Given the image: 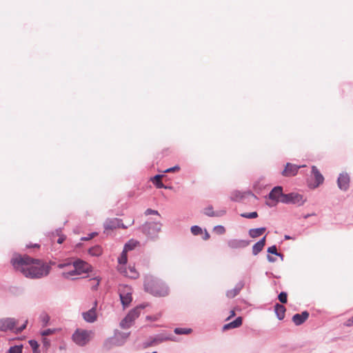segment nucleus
I'll return each instance as SVG.
<instances>
[{
  "label": "nucleus",
  "mask_w": 353,
  "mask_h": 353,
  "mask_svg": "<svg viewBox=\"0 0 353 353\" xmlns=\"http://www.w3.org/2000/svg\"><path fill=\"white\" fill-rule=\"evenodd\" d=\"M11 263L16 270L30 279H41L48 276L50 271V265L26 255H15Z\"/></svg>",
  "instance_id": "f257e3e1"
},
{
  "label": "nucleus",
  "mask_w": 353,
  "mask_h": 353,
  "mask_svg": "<svg viewBox=\"0 0 353 353\" xmlns=\"http://www.w3.org/2000/svg\"><path fill=\"white\" fill-rule=\"evenodd\" d=\"M144 289L154 296H165L170 292L169 288L163 281L152 275L145 276Z\"/></svg>",
  "instance_id": "f03ea898"
},
{
  "label": "nucleus",
  "mask_w": 353,
  "mask_h": 353,
  "mask_svg": "<svg viewBox=\"0 0 353 353\" xmlns=\"http://www.w3.org/2000/svg\"><path fill=\"white\" fill-rule=\"evenodd\" d=\"M18 321L14 318H2L0 319V331L7 332L9 330H14L15 333H21L23 330L26 329L28 323V321L20 327H16Z\"/></svg>",
  "instance_id": "7ed1b4c3"
},
{
  "label": "nucleus",
  "mask_w": 353,
  "mask_h": 353,
  "mask_svg": "<svg viewBox=\"0 0 353 353\" xmlns=\"http://www.w3.org/2000/svg\"><path fill=\"white\" fill-rule=\"evenodd\" d=\"M93 334L94 333L92 330L78 328L72 334V339L76 345L83 347L90 341Z\"/></svg>",
  "instance_id": "20e7f679"
},
{
  "label": "nucleus",
  "mask_w": 353,
  "mask_h": 353,
  "mask_svg": "<svg viewBox=\"0 0 353 353\" xmlns=\"http://www.w3.org/2000/svg\"><path fill=\"white\" fill-rule=\"evenodd\" d=\"M162 223L161 222H147L142 225V231L150 239L155 240L161 231Z\"/></svg>",
  "instance_id": "39448f33"
},
{
  "label": "nucleus",
  "mask_w": 353,
  "mask_h": 353,
  "mask_svg": "<svg viewBox=\"0 0 353 353\" xmlns=\"http://www.w3.org/2000/svg\"><path fill=\"white\" fill-rule=\"evenodd\" d=\"M145 304H141L133 310H130L126 316L121 321L120 326L123 329L129 328L134 320L140 315V311L146 307Z\"/></svg>",
  "instance_id": "423d86ee"
},
{
  "label": "nucleus",
  "mask_w": 353,
  "mask_h": 353,
  "mask_svg": "<svg viewBox=\"0 0 353 353\" xmlns=\"http://www.w3.org/2000/svg\"><path fill=\"white\" fill-rule=\"evenodd\" d=\"M285 195V194H283L281 186L274 187L266 196V198L272 201V202H267V205L270 207L275 206L277 203H281V200Z\"/></svg>",
  "instance_id": "0eeeda50"
},
{
  "label": "nucleus",
  "mask_w": 353,
  "mask_h": 353,
  "mask_svg": "<svg viewBox=\"0 0 353 353\" xmlns=\"http://www.w3.org/2000/svg\"><path fill=\"white\" fill-rule=\"evenodd\" d=\"M305 201L303 195L299 193L292 192L285 194V195L283 196V199L281 200V203L286 204L291 203L301 206L305 203Z\"/></svg>",
  "instance_id": "6e6552de"
},
{
  "label": "nucleus",
  "mask_w": 353,
  "mask_h": 353,
  "mask_svg": "<svg viewBox=\"0 0 353 353\" xmlns=\"http://www.w3.org/2000/svg\"><path fill=\"white\" fill-rule=\"evenodd\" d=\"M119 294L123 307H128L132 300L131 288L128 286H121L119 288Z\"/></svg>",
  "instance_id": "1a4fd4ad"
},
{
  "label": "nucleus",
  "mask_w": 353,
  "mask_h": 353,
  "mask_svg": "<svg viewBox=\"0 0 353 353\" xmlns=\"http://www.w3.org/2000/svg\"><path fill=\"white\" fill-rule=\"evenodd\" d=\"M350 178L347 172L339 174L337 179V185L341 190L346 191L350 186Z\"/></svg>",
  "instance_id": "9d476101"
},
{
  "label": "nucleus",
  "mask_w": 353,
  "mask_h": 353,
  "mask_svg": "<svg viewBox=\"0 0 353 353\" xmlns=\"http://www.w3.org/2000/svg\"><path fill=\"white\" fill-rule=\"evenodd\" d=\"M72 267L76 268L80 275L83 273L89 272L91 271L92 268L90 264L81 259H77L72 261Z\"/></svg>",
  "instance_id": "9b49d317"
},
{
  "label": "nucleus",
  "mask_w": 353,
  "mask_h": 353,
  "mask_svg": "<svg viewBox=\"0 0 353 353\" xmlns=\"http://www.w3.org/2000/svg\"><path fill=\"white\" fill-rule=\"evenodd\" d=\"M118 270L121 274L130 279H134L139 276V273L134 267L129 266L127 268L125 266H119Z\"/></svg>",
  "instance_id": "f8f14e48"
},
{
  "label": "nucleus",
  "mask_w": 353,
  "mask_h": 353,
  "mask_svg": "<svg viewBox=\"0 0 353 353\" xmlns=\"http://www.w3.org/2000/svg\"><path fill=\"white\" fill-rule=\"evenodd\" d=\"M126 228L127 226L122 223L121 219L114 218L107 219L104 223V228L105 230H113L117 228Z\"/></svg>",
  "instance_id": "ddd939ff"
},
{
  "label": "nucleus",
  "mask_w": 353,
  "mask_h": 353,
  "mask_svg": "<svg viewBox=\"0 0 353 353\" xmlns=\"http://www.w3.org/2000/svg\"><path fill=\"white\" fill-rule=\"evenodd\" d=\"M305 165H296L290 163H288L285 165V169L282 172V175L284 176H295L299 168L304 167Z\"/></svg>",
  "instance_id": "4468645a"
},
{
  "label": "nucleus",
  "mask_w": 353,
  "mask_h": 353,
  "mask_svg": "<svg viewBox=\"0 0 353 353\" xmlns=\"http://www.w3.org/2000/svg\"><path fill=\"white\" fill-rule=\"evenodd\" d=\"M248 244V241L240 239H230L228 241V245L232 249L243 248L247 247Z\"/></svg>",
  "instance_id": "2eb2a0df"
},
{
  "label": "nucleus",
  "mask_w": 353,
  "mask_h": 353,
  "mask_svg": "<svg viewBox=\"0 0 353 353\" xmlns=\"http://www.w3.org/2000/svg\"><path fill=\"white\" fill-rule=\"evenodd\" d=\"M244 285H245L244 281H239L233 289L227 291V292H226L227 297H228L230 299L235 297L237 294H239V293L242 290V288L244 287Z\"/></svg>",
  "instance_id": "dca6fc26"
},
{
  "label": "nucleus",
  "mask_w": 353,
  "mask_h": 353,
  "mask_svg": "<svg viewBox=\"0 0 353 353\" xmlns=\"http://www.w3.org/2000/svg\"><path fill=\"white\" fill-rule=\"evenodd\" d=\"M309 317V312L303 311L301 314H295L292 316V321L296 325H300L303 324Z\"/></svg>",
  "instance_id": "f3484780"
},
{
  "label": "nucleus",
  "mask_w": 353,
  "mask_h": 353,
  "mask_svg": "<svg viewBox=\"0 0 353 353\" xmlns=\"http://www.w3.org/2000/svg\"><path fill=\"white\" fill-rule=\"evenodd\" d=\"M312 174L314 175L315 179L314 188L318 187L319 185L323 183L324 177L321 174L317 168L314 165L312 166Z\"/></svg>",
  "instance_id": "a211bd4d"
},
{
  "label": "nucleus",
  "mask_w": 353,
  "mask_h": 353,
  "mask_svg": "<svg viewBox=\"0 0 353 353\" xmlns=\"http://www.w3.org/2000/svg\"><path fill=\"white\" fill-rule=\"evenodd\" d=\"M83 319L88 323H93L97 320V314L94 307L82 314Z\"/></svg>",
  "instance_id": "6ab92c4d"
},
{
  "label": "nucleus",
  "mask_w": 353,
  "mask_h": 353,
  "mask_svg": "<svg viewBox=\"0 0 353 353\" xmlns=\"http://www.w3.org/2000/svg\"><path fill=\"white\" fill-rule=\"evenodd\" d=\"M242 318L241 316L237 317L234 321L225 324L223 327V330H228L230 329L236 328L242 325Z\"/></svg>",
  "instance_id": "aec40b11"
},
{
  "label": "nucleus",
  "mask_w": 353,
  "mask_h": 353,
  "mask_svg": "<svg viewBox=\"0 0 353 353\" xmlns=\"http://www.w3.org/2000/svg\"><path fill=\"white\" fill-rule=\"evenodd\" d=\"M203 213L208 216L213 217V216H221L225 214V211L222 210L219 212H215L213 210V207L212 205H209L207 208L203 209Z\"/></svg>",
  "instance_id": "412c9836"
},
{
  "label": "nucleus",
  "mask_w": 353,
  "mask_h": 353,
  "mask_svg": "<svg viewBox=\"0 0 353 353\" xmlns=\"http://www.w3.org/2000/svg\"><path fill=\"white\" fill-rule=\"evenodd\" d=\"M265 244V236L263 237L252 246V254L254 255H257L263 250Z\"/></svg>",
  "instance_id": "4be33fe9"
},
{
  "label": "nucleus",
  "mask_w": 353,
  "mask_h": 353,
  "mask_svg": "<svg viewBox=\"0 0 353 353\" xmlns=\"http://www.w3.org/2000/svg\"><path fill=\"white\" fill-rule=\"evenodd\" d=\"M274 311H275L277 318L279 320H282L284 319L286 310H285V307L283 305L276 303L274 305Z\"/></svg>",
  "instance_id": "5701e85b"
},
{
  "label": "nucleus",
  "mask_w": 353,
  "mask_h": 353,
  "mask_svg": "<svg viewBox=\"0 0 353 353\" xmlns=\"http://www.w3.org/2000/svg\"><path fill=\"white\" fill-rule=\"evenodd\" d=\"M69 271H64L62 272V276L65 279H73V276L80 275L75 267Z\"/></svg>",
  "instance_id": "b1692460"
},
{
  "label": "nucleus",
  "mask_w": 353,
  "mask_h": 353,
  "mask_svg": "<svg viewBox=\"0 0 353 353\" xmlns=\"http://www.w3.org/2000/svg\"><path fill=\"white\" fill-rule=\"evenodd\" d=\"M265 228H254L250 229L249 230V235L252 238H256L263 234V232L265 231Z\"/></svg>",
  "instance_id": "393cba45"
},
{
  "label": "nucleus",
  "mask_w": 353,
  "mask_h": 353,
  "mask_svg": "<svg viewBox=\"0 0 353 353\" xmlns=\"http://www.w3.org/2000/svg\"><path fill=\"white\" fill-rule=\"evenodd\" d=\"M162 176H163L160 175V174H157V175L154 176L153 178V183L155 184V185L158 188H164V189L170 188V187L165 185L162 183V181H161Z\"/></svg>",
  "instance_id": "a878e982"
},
{
  "label": "nucleus",
  "mask_w": 353,
  "mask_h": 353,
  "mask_svg": "<svg viewBox=\"0 0 353 353\" xmlns=\"http://www.w3.org/2000/svg\"><path fill=\"white\" fill-rule=\"evenodd\" d=\"M88 253L93 256H99L102 254V248L100 245H95L90 248Z\"/></svg>",
  "instance_id": "bb28decb"
},
{
  "label": "nucleus",
  "mask_w": 353,
  "mask_h": 353,
  "mask_svg": "<svg viewBox=\"0 0 353 353\" xmlns=\"http://www.w3.org/2000/svg\"><path fill=\"white\" fill-rule=\"evenodd\" d=\"M119 345L117 343V339L116 338H109L107 340H105L103 343V347L106 350H110L112 348L113 345Z\"/></svg>",
  "instance_id": "cd10ccee"
},
{
  "label": "nucleus",
  "mask_w": 353,
  "mask_h": 353,
  "mask_svg": "<svg viewBox=\"0 0 353 353\" xmlns=\"http://www.w3.org/2000/svg\"><path fill=\"white\" fill-rule=\"evenodd\" d=\"M244 196V194L243 192L236 190L232 192L231 194V199L234 201H241Z\"/></svg>",
  "instance_id": "c85d7f7f"
},
{
  "label": "nucleus",
  "mask_w": 353,
  "mask_h": 353,
  "mask_svg": "<svg viewBox=\"0 0 353 353\" xmlns=\"http://www.w3.org/2000/svg\"><path fill=\"white\" fill-rule=\"evenodd\" d=\"M128 261L127 252L123 251L121 252L120 256L118 258L119 266H125Z\"/></svg>",
  "instance_id": "c756f323"
},
{
  "label": "nucleus",
  "mask_w": 353,
  "mask_h": 353,
  "mask_svg": "<svg viewBox=\"0 0 353 353\" xmlns=\"http://www.w3.org/2000/svg\"><path fill=\"white\" fill-rule=\"evenodd\" d=\"M174 332L176 334H188L192 332V329L190 328H183V327H176L174 329Z\"/></svg>",
  "instance_id": "7c9ffc66"
},
{
  "label": "nucleus",
  "mask_w": 353,
  "mask_h": 353,
  "mask_svg": "<svg viewBox=\"0 0 353 353\" xmlns=\"http://www.w3.org/2000/svg\"><path fill=\"white\" fill-rule=\"evenodd\" d=\"M6 353H22V346L15 345L10 347Z\"/></svg>",
  "instance_id": "2f4dec72"
},
{
  "label": "nucleus",
  "mask_w": 353,
  "mask_h": 353,
  "mask_svg": "<svg viewBox=\"0 0 353 353\" xmlns=\"http://www.w3.org/2000/svg\"><path fill=\"white\" fill-rule=\"evenodd\" d=\"M168 339L167 338H163V337H161V336H157L154 339H152V341H150V343H148V345H156V344H158V343H160L165 340H167Z\"/></svg>",
  "instance_id": "473e14b6"
},
{
  "label": "nucleus",
  "mask_w": 353,
  "mask_h": 353,
  "mask_svg": "<svg viewBox=\"0 0 353 353\" xmlns=\"http://www.w3.org/2000/svg\"><path fill=\"white\" fill-rule=\"evenodd\" d=\"M72 265V261L70 260H66L62 263H60L57 265V268L59 269H64L68 267H70Z\"/></svg>",
  "instance_id": "72a5a7b5"
},
{
  "label": "nucleus",
  "mask_w": 353,
  "mask_h": 353,
  "mask_svg": "<svg viewBox=\"0 0 353 353\" xmlns=\"http://www.w3.org/2000/svg\"><path fill=\"white\" fill-rule=\"evenodd\" d=\"M42 345V349L45 351H47L50 346V341L46 337L43 336Z\"/></svg>",
  "instance_id": "f704fd0d"
},
{
  "label": "nucleus",
  "mask_w": 353,
  "mask_h": 353,
  "mask_svg": "<svg viewBox=\"0 0 353 353\" xmlns=\"http://www.w3.org/2000/svg\"><path fill=\"white\" fill-rule=\"evenodd\" d=\"M101 279L99 276L94 277L90 279V281L93 282V284L92 285V289L93 290H96L99 285Z\"/></svg>",
  "instance_id": "c9c22d12"
},
{
  "label": "nucleus",
  "mask_w": 353,
  "mask_h": 353,
  "mask_svg": "<svg viewBox=\"0 0 353 353\" xmlns=\"http://www.w3.org/2000/svg\"><path fill=\"white\" fill-rule=\"evenodd\" d=\"M241 216L246 219H255L258 216V214L256 212H252L250 213H243Z\"/></svg>",
  "instance_id": "e433bc0d"
},
{
  "label": "nucleus",
  "mask_w": 353,
  "mask_h": 353,
  "mask_svg": "<svg viewBox=\"0 0 353 353\" xmlns=\"http://www.w3.org/2000/svg\"><path fill=\"white\" fill-rule=\"evenodd\" d=\"M136 246V243L132 241H129L125 244L123 251L128 252L129 250H132Z\"/></svg>",
  "instance_id": "4c0bfd02"
},
{
  "label": "nucleus",
  "mask_w": 353,
  "mask_h": 353,
  "mask_svg": "<svg viewBox=\"0 0 353 353\" xmlns=\"http://www.w3.org/2000/svg\"><path fill=\"white\" fill-rule=\"evenodd\" d=\"M190 230H191V232L194 235H199V234H201L203 232L201 228H200L198 225L192 226Z\"/></svg>",
  "instance_id": "58836bf2"
},
{
  "label": "nucleus",
  "mask_w": 353,
  "mask_h": 353,
  "mask_svg": "<svg viewBox=\"0 0 353 353\" xmlns=\"http://www.w3.org/2000/svg\"><path fill=\"white\" fill-rule=\"evenodd\" d=\"M268 252L274 254V255H276V256H281V257L283 256V255L281 254H280L277 252L276 245H272L271 247H269L268 249Z\"/></svg>",
  "instance_id": "ea45409f"
},
{
  "label": "nucleus",
  "mask_w": 353,
  "mask_h": 353,
  "mask_svg": "<svg viewBox=\"0 0 353 353\" xmlns=\"http://www.w3.org/2000/svg\"><path fill=\"white\" fill-rule=\"evenodd\" d=\"M213 230L218 234H223L225 232V229L223 225H216L214 227Z\"/></svg>",
  "instance_id": "a19ab883"
},
{
  "label": "nucleus",
  "mask_w": 353,
  "mask_h": 353,
  "mask_svg": "<svg viewBox=\"0 0 353 353\" xmlns=\"http://www.w3.org/2000/svg\"><path fill=\"white\" fill-rule=\"evenodd\" d=\"M287 293L285 292H281L279 296H278V299L279 300V301L282 303H287Z\"/></svg>",
  "instance_id": "79ce46f5"
},
{
  "label": "nucleus",
  "mask_w": 353,
  "mask_h": 353,
  "mask_svg": "<svg viewBox=\"0 0 353 353\" xmlns=\"http://www.w3.org/2000/svg\"><path fill=\"white\" fill-rule=\"evenodd\" d=\"M145 214L146 216L150 215V214H155V215L160 216V214L157 210H152L150 208H148L145 211Z\"/></svg>",
  "instance_id": "37998d69"
},
{
  "label": "nucleus",
  "mask_w": 353,
  "mask_h": 353,
  "mask_svg": "<svg viewBox=\"0 0 353 353\" xmlns=\"http://www.w3.org/2000/svg\"><path fill=\"white\" fill-rule=\"evenodd\" d=\"M29 344L32 349V350L38 349L39 348V344L37 341L35 340H30L29 341Z\"/></svg>",
  "instance_id": "c03bdc74"
},
{
  "label": "nucleus",
  "mask_w": 353,
  "mask_h": 353,
  "mask_svg": "<svg viewBox=\"0 0 353 353\" xmlns=\"http://www.w3.org/2000/svg\"><path fill=\"white\" fill-rule=\"evenodd\" d=\"M179 170H180L179 166V165H175L174 167L168 168L167 170H165L164 171V172H172L178 171Z\"/></svg>",
  "instance_id": "a18cd8bd"
},
{
  "label": "nucleus",
  "mask_w": 353,
  "mask_h": 353,
  "mask_svg": "<svg viewBox=\"0 0 353 353\" xmlns=\"http://www.w3.org/2000/svg\"><path fill=\"white\" fill-rule=\"evenodd\" d=\"M95 235H97V233L96 232H92V233L88 234V236L82 237L81 240L82 241H88V240L92 239Z\"/></svg>",
  "instance_id": "49530a36"
},
{
  "label": "nucleus",
  "mask_w": 353,
  "mask_h": 353,
  "mask_svg": "<svg viewBox=\"0 0 353 353\" xmlns=\"http://www.w3.org/2000/svg\"><path fill=\"white\" fill-rule=\"evenodd\" d=\"M52 333H53V330H52L50 329H47V330H43L41 332V335H42V336L46 337V336H48L49 334H51Z\"/></svg>",
  "instance_id": "de8ad7c7"
},
{
  "label": "nucleus",
  "mask_w": 353,
  "mask_h": 353,
  "mask_svg": "<svg viewBox=\"0 0 353 353\" xmlns=\"http://www.w3.org/2000/svg\"><path fill=\"white\" fill-rule=\"evenodd\" d=\"M65 239V236L64 235L60 236L59 237V239H57V243L61 244L64 241Z\"/></svg>",
  "instance_id": "09e8293b"
},
{
  "label": "nucleus",
  "mask_w": 353,
  "mask_h": 353,
  "mask_svg": "<svg viewBox=\"0 0 353 353\" xmlns=\"http://www.w3.org/2000/svg\"><path fill=\"white\" fill-rule=\"evenodd\" d=\"M146 319L148 320L157 321L158 319V316H147Z\"/></svg>",
  "instance_id": "8fccbe9b"
},
{
  "label": "nucleus",
  "mask_w": 353,
  "mask_h": 353,
  "mask_svg": "<svg viewBox=\"0 0 353 353\" xmlns=\"http://www.w3.org/2000/svg\"><path fill=\"white\" fill-rule=\"evenodd\" d=\"M346 325L347 326L353 325V316L347 321Z\"/></svg>",
  "instance_id": "3c124183"
},
{
  "label": "nucleus",
  "mask_w": 353,
  "mask_h": 353,
  "mask_svg": "<svg viewBox=\"0 0 353 353\" xmlns=\"http://www.w3.org/2000/svg\"><path fill=\"white\" fill-rule=\"evenodd\" d=\"M210 238V234H208V232L205 230V235L203 236V239L204 240H208V239Z\"/></svg>",
  "instance_id": "603ef678"
},
{
  "label": "nucleus",
  "mask_w": 353,
  "mask_h": 353,
  "mask_svg": "<svg viewBox=\"0 0 353 353\" xmlns=\"http://www.w3.org/2000/svg\"><path fill=\"white\" fill-rule=\"evenodd\" d=\"M267 259H268V260L270 262H274L275 261V259L273 258L272 256H270V255H268Z\"/></svg>",
  "instance_id": "864d4df0"
},
{
  "label": "nucleus",
  "mask_w": 353,
  "mask_h": 353,
  "mask_svg": "<svg viewBox=\"0 0 353 353\" xmlns=\"http://www.w3.org/2000/svg\"><path fill=\"white\" fill-rule=\"evenodd\" d=\"M235 316V312L234 310L230 311V315L227 318V320L230 319L231 317Z\"/></svg>",
  "instance_id": "5fc2aeb1"
},
{
  "label": "nucleus",
  "mask_w": 353,
  "mask_h": 353,
  "mask_svg": "<svg viewBox=\"0 0 353 353\" xmlns=\"http://www.w3.org/2000/svg\"><path fill=\"white\" fill-rule=\"evenodd\" d=\"M119 335H121L124 339H125L128 337L129 333H120Z\"/></svg>",
  "instance_id": "6e6d98bb"
},
{
  "label": "nucleus",
  "mask_w": 353,
  "mask_h": 353,
  "mask_svg": "<svg viewBox=\"0 0 353 353\" xmlns=\"http://www.w3.org/2000/svg\"><path fill=\"white\" fill-rule=\"evenodd\" d=\"M284 239L285 240L292 239V238L289 235H285Z\"/></svg>",
  "instance_id": "4d7b16f0"
},
{
  "label": "nucleus",
  "mask_w": 353,
  "mask_h": 353,
  "mask_svg": "<svg viewBox=\"0 0 353 353\" xmlns=\"http://www.w3.org/2000/svg\"><path fill=\"white\" fill-rule=\"evenodd\" d=\"M32 351H33V353H40V351H39V348L36 349V350H34Z\"/></svg>",
  "instance_id": "13d9d810"
},
{
  "label": "nucleus",
  "mask_w": 353,
  "mask_h": 353,
  "mask_svg": "<svg viewBox=\"0 0 353 353\" xmlns=\"http://www.w3.org/2000/svg\"><path fill=\"white\" fill-rule=\"evenodd\" d=\"M48 316H45L44 319H43V321H48Z\"/></svg>",
  "instance_id": "bf43d9fd"
},
{
  "label": "nucleus",
  "mask_w": 353,
  "mask_h": 353,
  "mask_svg": "<svg viewBox=\"0 0 353 353\" xmlns=\"http://www.w3.org/2000/svg\"><path fill=\"white\" fill-rule=\"evenodd\" d=\"M248 194H251V195H253L250 192H248Z\"/></svg>",
  "instance_id": "052dcab7"
},
{
  "label": "nucleus",
  "mask_w": 353,
  "mask_h": 353,
  "mask_svg": "<svg viewBox=\"0 0 353 353\" xmlns=\"http://www.w3.org/2000/svg\"><path fill=\"white\" fill-rule=\"evenodd\" d=\"M34 247H39V245L37 244H35Z\"/></svg>",
  "instance_id": "680f3d73"
}]
</instances>
